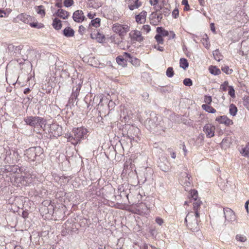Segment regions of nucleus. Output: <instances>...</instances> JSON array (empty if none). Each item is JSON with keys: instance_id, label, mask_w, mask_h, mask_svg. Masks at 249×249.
I'll use <instances>...</instances> for the list:
<instances>
[{"instance_id": "1", "label": "nucleus", "mask_w": 249, "mask_h": 249, "mask_svg": "<svg viewBox=\"0 0 249 249\" xmlns=\"http://www.w3.org/2000/svg\"><path fill=\"white\" fill-rule=\"evenodd\" d=\"M24 157L29 162L36 161L40 163L45 157L44 150L40 146L31 147L26 149L24 153Z\"/></svg>"}, {"instance_id": "2", "label": "nucleus", "mask_w": 249, "mask_h": 249, "mask_svg": "<svg viewBox=\"0 0 249 249\" xmlns=\"http://www.w3.org/2000/svg\"><path fill=\"white\" fill-rule=\"evenodd\" d=\"M88 130L84 127L73 128L71 133L65 134V137L68 142L76 145L87 138Z\"/></svg>"}, {"instance_id": "3", "label": "nucleus", "mask_w": 249, "mask_h": 249, "mask_svg": "<svg viewBox=\"0 0 249 249\" xmlns=\"http://www.w3.org/2000/svg\"><path fill=\"white\" fill-rule=\"evenodd\" d=\"M25 123L31 126L39 127L44 130L46 124V120L44 118L38 116H28L24 119Z\"/></svg>"}, {"instance_id": "4", "label": "nucleus", "mask_w": 249, "mask_h": 249, "mask_svg": "<svg viewBox=\"0 0 249 249\" xmlns=\"http://www.w3.org/2000/svg\"><path fill=\"white\" fill-rule=\"evenodd\" d=\"M184 222L186 223L187 228L191 231L196 232L199 230L198 219H196L193 212L188 213L185 218Z\"/></svg>"}, {"instance_id": "5", "label": "nucleus", "mask_w": 249, "mask_h": 249, "mask_svg": "<svg viewBox=\"0 0 249 249\" xmlns=\"http://www.w3.org/2000/svg\"><path fill=\"white\" fill-rule=\"evenodd\" d=\"M72 83L73 87L71 94H72L73 96L78 97L83 84V80L81 78L72 77Z\"/></svg>"}, {"instance_id": "6", "label": "nucleus", "mask_w": 249, "mask_h": 249, "mask_svg": "<svg viewBox=\"0 0 249 249\" xmlns=\"http://www.w3.org/2000/svg\"><path fill=\"white\" fill-rule=\"evenodd\" d=\"M129 27L126 25H121L116 24L113 26V31L120 36H124L126 33L129 31Z\"/></svg>"}, {"instance_id": "7", "label": "nucleus", "mask_w": 249, "mask_h": 249, "mask_svg": "<svg viewBox=\"0 0 249 249\" xmlns=\"http://www.w3.org/2000/svg\"><path fill=\"white\" fill-rule=\"evenodd\" d=\"M223 212L225 220L232 222L236 221L237 222L236 216L234 212L230 208H223Z\"/></svg>"}, {"instance_id": "8", "label": "nucleus", "mask_w": 249, "mask_h": 249, "mask_svg": "<svg viewBox=\"0 0 249 249\" xmlns=\"http://www.w3.org/2000/svg\"><path fill=\"white\" fill-rule=\"evenodd\" d=\"M50 132L54 137H57L60 136L63 134L62 127L57 124H52L50 126Z\"/></svg>"}, {"instance_id": "9", "label": "nucleus", "mask_w": 249, "mask_h": 249, "mask_svg": "<svg viewBox=\"0 0 249 249\" xmlns=\"http://www.w3.org/2000/svg\"><path fill=\"white\" fill-rule=\"evenodd\" d=\"M72 18L75 22L81 23L85 20L86 18L84 15V13L82 10H77L73 13Z\"/></svg>"}, {"instance_id": "10", "label": "nucleus", "mask_w": 249, "mask_h": 249, "mask_svg": "<svg viewBox=\"0 0 249 249\" xmlns=\"http://www.w3.org/2000/svg\"><path fill=\"white\" fill-rule=\"evenodd\" d=\"M63 227L66 229V232L68 234H72L73 233H77L78 229L74 224H71L68 221L63 225Z\"/></svg>"}, {"instance_id": "11", "label": "nucleus", "mask_w": 249, "mask_h": 249, "mask_svg": "<svg viewBox=\"0 0 249 249\" xmlns=\"http://www.w3.org/2000/svg\"><path fill=\"white\" fill-rule=\"evenodd\" d=\"M215 126L211 124H206L203 127V131L208 138H211L214 135Z\"/></svg>"}, {"instance_id": "12", "label": "nucleus", "mask_w": 249, "mask_h": 249, "mask_svg": "<svg viewBox=\"0 0 249 249\" xmlns=\"http://www.w3.org/2000/svg\"><path fill=\"white\" fill-rule=\"evenodd\" d=\"M215 121L218 122L220 124H224L227 126H229L233 124L232 121L225 115L217 117Z\"/></svg>"}, {"instance_id": "13", "label": "nucleus", "mask_w": 249, "mask_h": 249, "mask_svg": "<svg viewBox=\"0 0 249 249\" xmlns=\"http://www.w3.org/2000/svg\"><path fill=\"white\" fill-rule=\"evenodd\" d=\"M129 35L134 40L141 42L143 40V37L142 36L140 31H134V32H131Z\"/></svg>"}, {"instance_id": "14", "label": "nucleus", "mask_w": 249, "mask_h": 249, "mask_svg": "<svg viewBox=\"0 0 249 249\" xmlns=\"http://www.w3.org/2000/svg\"><path fill=\"white\" fill-rule=\"evenodd\" d=\"M17 18L26 24H29L30 21L32 20V17L24 13L18 15Z\"/></svg>"}, {"instance_id": "15", "label": "nucleus", "mask_w": 249, "mask_h": 249, "mask_svg": "<svg viewBox=\"0 0 249 249\" xmlns=\"http://www.w3.org/2000/svg\"><path fill=\"white\" fill-rule=\"evenodd\" d=\"M158 166L161 170L165 172H168L170 169V164L166 160L159 162Z\"/></svg>"}, {"instance_id": "16", "label": "nucleus", "mask_w": 249, "mask_h": 249, "mask_svg": "<svg viewBox=\"0 0 249 249\" xmlns=\"http://www.w3.org/2000/svg\"><path fill=\"white\" fill-rule=\"evenodd\" d=\"M54 15L64 19H67L70 16V13L62 9H58L55 13Z\"/></svg>"}, {"instance_id": "17", "label": "nucleus", "mask_w": 249, "mask_h": 249, "mask_svg": "<svg viewBox=\"0 0 249 249\" xmlns=\"http://www.w3.org/2000/svg\"><path fill=\"white\" fill-rule=\"evenodd\" d=\"M87 5L89 7L98 9L102 6V3L99 0H88Z\"/></svg>"}, {"instance_id": "18", "label": "nucleus", "mask_w": 249, "mask_h": 249, "mask_svg": "<svg viewBox=\"0 0 249 249\" xmlns=\"http://www.w3.org/2000/svg\"><path fill=\"white\" fill-rule=\"evenodd\" d=\"M147 12L145 11H142L139 15L136 16V21L138 23H142L146 19Z\"/></svg>"}, {"instance_id": "19", "label": "nucleus", "mask_w": 249, "mask_h": 249, "mask_svg": "<svg viewBox=\"0 0 249 249\" xmlns=\"http://www.w3.org/2000/svg\"><path fill=\"white\" fill-rule=\"evenodd\" d=\"M63 35L67 37L73 36L74 35V31L70 27H67L63 31Z\"/></svg>"}, {"instance_id": "20", "label": "nucleus", "mask_w": 249, "mask_h": 249, "mask_svg": "<svg viewBox=\"0 0 249 249\" xmlns=\"http://www.w3.org/2000/svg\"><path fill=\"white\" fill-rule=\"evenodd\" d=\"M7 49L9 51L20 53L21 50L23 49V46L19 45L18 46H15L12 44H11L8 45Z\"/></svg>"}, {"instance_id": "21", "label": "nucleus", "mask_w": 249, "mask_h": 249, "mask_svg": "<svg viewBox=\"0 0 249 249\" xmlns=\"http://www.w3.org/2000/svg\"><path fill=\"white\" fill-rule=\"evenodd\" d=\"M90 37L92 39H96L99 43L102 42L103 41V39L105 38V36L99 32H97L96 34L92 33L91 34Z\"/></svg>"}, {"instance_id": "22", "label": "nucleus", "mask_w": 249, "mask_h": 249, "mask_svg": "<svg viewBox=\"0 0 249 249\" xmlns=\"http://www.w3.org/2000/svg\"><path fill=\"white\" fill-rule=\"evenodd\" d=\"M130 4L128 5L129 9L130 10H133L135 9H137L142 5V2L139 1V0H132Z\"/></svg>"}, {"instance_id": "23", "label": "nucleus", "mask_w": 249, "mask_h": 249, "mask_svg": "<svg viewBox=\"0 0 249 249\" xmlns=\"http://www.w3.org/2000/svg\"><path fill=\"white\" fill-rule=\"evenodd\" d=\"M210 72L214 75H218L221 74V72L219 69L215 66L211 65L209 67Z\"/></svg>"}, {"instance_id": "24", "label": "nucleus", "mask_w": 249, "mask_h": 249, "mask_svg": "<svg viewBox=\"0 0 249 249\" xmlns=\"http://www.w3.org/2000/svg\"><path fill=\"white\" fill-rule=\"evenodd\" d=\"M77 96H73L72 94H71V96L69 98L68 103L66 105V107L68 108L69 107L70 108H71L72 107L74 106V103L76 100L77 99Z\"/></svg>"}, {"instance_id": "25", "label": "nucleus", "mask_w": 249, "mask_h": 249, "mask_svg": "<svg viewBox=\"0 0 249 249\" xmlns=\"http://www.w3.org/2000/svg\"><path fill=\"white\" fill-rule=\"evenodd\" d=\"M52 25L55 30H59L62 27L61 21L57 18H55L53 20Z\"/></svg>"}, {"instance_id": "26", "label": "nucleus", "mask_w": 249, "mask_h": 249, "mask_svg": "<svg viewBox=\"0 0 249 249\" xmlns=\"http://www.w3.org/2000/svg\"><path fill=\"white\" fill-rule=\"evenodd\" d=\"M157 117L155 116L153 118H148L146 122L149 125L151 126V127H158V126L159 125V124L157 123L155 120L156 119L157 120Z\"/></svg>"}, {"instance_id": "27", "label": "nucleus", "mask_w": 249, "mask_h": 249, "mask_svg": "<svg viewBox=\"0 0 249 249\" xmlns=\"http://www.w3.org/2000/svg\"><path fill=\"white\" fill-rule=\"evenodd\" d=\"M116 61L118 65L124 67H125L127 65L126 60L122 56L119 55L117 56L116 58Z\"/></svg>"}, {"instance_id": "28", "label": "nucleus", "mask_w": 249, "mask_h": 249, "mask_svg": "<svg viewBox=\"0 0 249 249\" xmlns=\"http://www.w3.org/2000/svg\"><path fill=\"white\" fill-rule=\"evenodd\" d=\"M157 32L161 36H166L169 35V32L163 29L162 27H158L156 29Z\"/></svg>"}, {"instance_id": "29", "label": "nucleus", "mask_w": 249, "mask_h": 249, "mask_svg": "<svg viewBox=\"0 0 249 249\" xmlns=\"http://www.w3.org/2000/svg\"><path fill=\"white\" fill-rule=\"evenodd\" d=\"M238 109L236 106L233 104H231L229 106V113L231 115L235 116L237 112Z\"/></svg>"}, {"instance_id": "30", "label": "nucleus", "mask_w": 249, "mask_h": 249, "mask_svg": "<svg viewBox=\"0 0 249 249\" xmlns=\"http://www.w3.org/2000/svg\"><path fill=\"white\" fill-rule=\"evenodd\" d=\"M179 66L180 68L186 70L189 66L187 60L185 58H181L179 60Z\"/></svg>"}, {"instance_id": "31", "label": "nucleus", "mask_w": 249, "mask_h": 249, "mask_svg": "<svg viewBox=\"0 0 249 249\" xmlns=\"http://www.w3.org/2000/svg\"><path fill=\"white\" fill-rule=\"evenodd\" d=\"M202 108L206 112L211 113H214L216 112V110L210 105L203 104L202 105Z\"/></svg>"}, {"instance_id": "32", "label": "nucleus", "mask_w": 249, "mask_h": 249, "mask_svg": "<svg viewBox=\"0 0 249 249\" xmlns=\"http://www.w3.org/2000/svg\"><path fill=\"white\" fill-rule=\"evenodd\" d=\"M158 89L162 93H169L173 90V87L171 86H162L160 87Z\"/></svg>"}, {"instance_id": "33", "label": "nucleus", "mask_w": 249, "mask_h": 249, "mask_svg": "<svg viewBox=\"0 0 249 249\" xmlns=\"http://www.w3.org/2000/svg\"><path fill=\"white\" fill-rule=\"evenodd\" d=\"M230 141L229 138H226L223 139L221 142V147L223 149H226L230 145Z\"/></svg>"}, {"instance_id": "34", "label": "nucleus", "mask_w": 249, "mask_h": 249, "mask_svg": "<svg viewBox=\"0 0 249 249\" xmlns=\"http://www.w3.org/2000/svg\"><path fill=\"white\" fill-rule=\"evenodd\" d=\"M101 19L97 18L95 19H92L90 21L89 26L92 25L96 28L99 27L100 26Z\"/></svg>"}, {"instance_id": "35", "label": "nucleus", "mask_w": 249, "mask_h": 249, "mask_svg": "<svg viewBox=\"0 0 249 249\" xmlns=\"http://www.w3.org/2000/svg\"><path fill=\"white\" fill-rule=\"evenodd\" d=\"M37 14L41 15L42 17L45 16V11L43 5H39L35 7Z\"/></svg>"}, {"instance_id": "36", "label": "nucleus", "mask_w": 249, "mask_h": 249, "mask_svg": "<svg viewBox=\"0 0 249 249\" xmlns=\"http://www.w3.org/2000/svg\"><path fill=\"white\" fill-rule=\"evenodd\" d=\"M197 191L195 189L191 190L189 195V198H192L194 201H196L197 198Z\"/></svg>"}, {"instance_id": "37", "label": "nucleus", "mask_w": 249, "mask_h": 249, "mask_svg": "<svg viewBox=\"0 0 249 249\" xmlns=\"http://www.w3.org/2000/svg\"><path fill=\"white\" fill-rule=\"evenodd\" d=\"M155 7L154 9H155V12H153L152 13V15H154L156 16L157 15V13L158 12H161L163 8L164 7L163 6V5H161V4H160L158 5V4L156 5H154Z\"/></svg>"}, {"instance_id": "38", "label": "nucleus", "mask_w": 249, "mask_h": 249, "mask_svg": "<svg viewBox=\"0 0 249 249\" xmlns=\"http://www.w3.org/2000/svg\"><path fill=\"white\" fill-rule=\"evenodd\" d=\"M202 39V43L203 45L205 48H209L210 46V43L208 40L209 39L208 36L206 34H205Z\"/></svg>"}, {"instance_id": "39", "label": "nucleus", "mask_w": 249, "mask_h": 249, "mask_svg": "<svg viewBox=\"0 0 249 249\" xmlns=\"http://www.w3.org/2000/svg\"><path fill=\"white\" fill-rule=\"evenodd\" d=\"M30 25L33 27L37 29H40L44 27V25L43 24L41 23H38V22H30L29 24Z\"/></svg>"}, {"instance_id": "40", "label": "nucleus", "mask_w": 249, "mask_h": 249, "mask_svg": "<svg viewBox=\"0 0 249 249\" xmlns=\"http://www.w3.org/2000/svg\"><path fill=\"white\" fill-rule=\"evenodd\" d=\"M129 62L135 66H138L140 65V60L136 57H133Z\"/></svg>"}, {"instance_id": "41", "label": "nucleus", "mask_w": 249, "mask_h": 249, "mask_svg": "<svg viewBox=\"0 0 249 249\" xmlns=\"http://www.w3.org/2000/svg\"><path fill=\"white\" fill-rule=\"evenodd\" d=\"M166 74L168 77H172L174 75L173 68L172 67L168 68L166 71Z\"/></svg>"}, {"instance_id": "42", "label": "nucleus", "mask_w": 249, "mask_h": 249, "mask_svg": "<svg viewBox=\"0 0 249 249\" xmlns=\"http://www.w3.org/2000/svg\"><path fill=\"white\" fill-rule=\"evenodd\" d=\"M221 70L227 74H231L233 72V70L230 69L228 66L222 67Z\"/></svg>"}, {"instance_id": "43", "label": "nucleus", "mask_w": 249, "mask_h": 249, "mask_svg": "<svg viewBox=\"0 0 249 249\" xmlns=\"http://www.w3.org/2000/svg\"><path fill=\"white\" fill-rule=\"evenodd\" d=\"M185 178H184V184H185L186 186H189L191 184V180L190 179L191 176H189V175L187 174L186 173H185Z\"/></svg>"}, {"instance_id": "44", "label": "nucleus", "mask_w": 249, "mask_h": 249, "mask_svg": "<svg viewBox=\"0 0 249 249\" xmlns=\"http://www.w3.org/2000/svg\"><path fill=\"white\" fill-rule=\"evenodd\" d=\"M155 38L156 40V41H157V42H158V44H163L164 40H163V39L162 38V36H161V35H160L158 33L155 36Z\"/></svg>"}, {"instance_id": "45", "label": "nucleus", "mask_w": 249, "mask_h": 249, "mask_svg": "<svg viewBox=\"0 0 249 249\" xmlns=\"http://www.w3.org/2000/svg\"><path fill=\"white\" fill-rule=\"evenodd\" d=\"M235 239L238 241L241 242H244L247 240V238L245 236L241 234H237L235 236Z\"/></svg>"}, {"instance_id": "46", "label": "nucleus", "mask_w": 249, "mask_h": 249, "mask_svg": "<svg viewBox=\"0 0 249 249\" xmlns=\"http://www.w3.org/2000/svg\"><path fill=\"white\" fill-rule=\"evenodd\" d=\"M195 202L193 203V208L194 211H198L199 208L200 207L201 204H202V202L198 200L195 201Z\"/></svg>"}, {"instance_id": "47", "label": "nucleus", "mask_w": 249, "mask_h": 249, "mask_svg": "<svg viewBox=\"0 0 249 249\" xmlns=\"http://www.w3.org/2000/svg\"><path fill=\"white\" fill-rule=\"evenodd\" d=\"M183 84L187 87H190L193 85L192 80L189 78H186L183 80Z\"/></svg>"}, {"instance_id": "48", "label": "nucleus", "mask_w": 249, "mask_h": 249, "mask_svg": "<svg viewBox=\"0 0 249 249\" xmlns=\"http://www.w3.org/2000/svg\"><path fill=\"white\" fill-rule=\"evenodd\" d=\"M242 154L245 157H248L249 155V148L246 146L243 148L241 151Z\"/></svg>"}, {"instance_id": "49", "label": "nucleus", "mask_w": 249, "mask_h": 249, "mask_svg": "<svg viewBox=\"0 0 249 249\" xmlns=\"http://www.w3.org/2000/svg\"><path fill=\"white\" fill-rule=\"evenodd\" d=\"M164 16H168L171 12L170 9L168 8V6L164 7L162 10L161 11Z\"/></svg>"}, {"instance_id": "50", "label": "nucleus", "mask_w": 249, "mask_h": 249, "mask_svg": "<svg viewBox=\"0 0 249 249\" xmlns=\"http://www.w3.org/2000/svg\"><path fill=\"white\" fill-rule=\"evenodd\" d=\"M229 87V91L228 94L232 97H235V90L233 87L231 86H228Z\"/></svg>"}, {"instance_id": "51", "label": "nucleus", "mask_w": 249, "mask_h": 249, "mask_svg": "<svg viewBox=\"0 0 249 249\" xmlns=\"http://www.w3.org/2000/svg\"><path fill=\"white\" fill-rule=\"evenodd\" d=\"M204 101L206 104V105H210L212 102V98L211 96L205 95Z\"/></svg>"}, {"instance_id": "52", "label": "nucleus", "mask_w": 249, "mask_h": 249, "mask_svg": "<svg viewBox=\"0 0 249 249\" xmlns=\"http://www.w3.org/2000/svg\"><path fill=\"white\" fill-rule=\"evenodd\" d=\"M213 55L214 56V57L215 60H217V61H219L220 60V52L219 50L216 49L213 52Z\"/></svg>"}, {"instance_id": "53", "label": "nucleus", "mask_w": 249, "mask_h": 249, "mask_svg": "<svg viewBox=\"0 0 249 249\" xmlns=\"http://www.w3.org/2000/svg\"><path fill=\"white\" fill-rule=\"evenodd\" d=\"M181 3L182 5H184V11H188L189 10H190V6L188 4V0H182Z\"/></svg>"}, {"instance_id": "54", "label": "nucleus", "mask_w": 249, "mask_h": 249, "mask_svg": "<svg viewBox=\"0 0 249 249\" xmlns=\"http://www.w3.org/2000/svg\"><path fill=\"white\" fill-rule=\"evenodd\" d=\"M123 57H124V58L126 60V61H128V62L133 57L130 53L127 52L124 53Z\"/></svg>"}, {"instance_id": "55", "label": "nucleus", "mask_w": 249, "mask_h": 249, "mask_svg": "<svg viewBox=\"0 0 249 249\" xmlns=\"http://www.w3.org/2000/svg\"><path fill=\"white\" fill-rule=\"evenodd\" d=\"M73 4V0H64V5L66 7H69Z\"/></svg>"}, {"instance_id": "56", "label": "nucleus", "mask_w": 249, "mask_h": 249, "mask_svg": "<svg viewBox=\"0 0 249 249\" xmlns=\"http://www.w3.org/2000/svg\"><path fill=\"white\" fill-rule=\"evenodd\" d=\"M243 106L249 110V97H247L243 99Z\"/></svg>"}, {"instance_id": "57", "label": "nucleus", "mask_w": 249, "mask_h": 249, "mask_svg": "<svg viewBox=\"0 0 249 249\" xmlns=\"http://www.w3.org/2000/svg\"><path fill=\"white\" fill-rule=\"evenodd\" d=\"M228 82L227 81H225L224 83L221 85L220 89L224 91H225L227 90V87H228Z\"/></svg>"}, {"instance_id": "58", "label": "nucleus", "mask_w": 249, "mask_h": 249, "mask_svg": "<svg viewBox=\"0 0 249 249\" xmlns=\"http://www.w3.org/2000/svg\"><path fill=\"white\" fill-rule=\"evenodd\" d=\"M149 232L153 237H156L157 231L155 228L150 229Z\"/></svg>"}, {"instance_id": "59", "label": "nucleus", "mask_w": 249, "mask_h": 249, "mask_svg": "<svg viewBox=\"0 0 249 249\" xmlns=\"http://www.w3.org/2000/svg\"><path fill=\"white\" fill-rule=\"evenodd\" d=\"M142 30L147 33L150 31L151 28L148 25H144L142 26Z\"/></svg>"}, {"instance_id": "60", "label": "nucleus", "mask_w": 249, "mask_h": 249, "mask_svg": "<svg viewBox=\"0 0 249 249\" xmlns=\"http://www.w3.org/2000/svg\"><path fill=\"white\" fill-rule=\"evenodd\" d=\"M155 221H156V223L158 224L160 226L162 225V224L164 222L163 220L160 217H157L155 219Z\"/></svg>"}, {"instance_id": "61", "label": "nucleus", "mask_w": 249, "mask_h": 249, "mask_svg": "<svg viewBox=\"0 0 249 249\" xmlns=\"http://www.w3.org/2000/svg\"><path fill=\"white\" fill-rule=\"evenodd\" d=\"M162 13L160 12L158 15L157 14L156 16L153 15V18H156L157 19V22H159L160 21L161 19L162 18Z\"/></svg>"}, {"instance_id": "62", "label": "nucleus", "mask_w": 249, "mask_h": 249, "mask_svg": "<svg viewBox=\"0 0 249 249\" xmlns=\"http://www.w3.org/2000/svg\"><path fill=\"white\" fill-rule=\"evenodd\" d=\"M178 15H179V11H178V9H175L173 10V11L172 12V16L174 18H177L178 16Z\"/></svg>"}, {"instance_id": "63", "label": "nucleus", "mask_w": 249, "mask_h": 249, "mask_svg": "<svg viewBox=\"0 0 249 249\" xmlns=\"http://www.w3.org/2000/svg\"><path fill=\"white\" fill-rule=\"evenodd\" d=\"M85 30V28L83 25H80L79 26L78 32L81 35H83Z\"/></svg>"}, {"instance_id": "64", "label": "nucleus", "mask_w": 249, "mask_h": 249, "mask_svg": "<svg viewBox=\"0 0 249 249\" xmlns=\"http://www.w3.org/2000/svg\"><path fill=\"white\" fill-rule=\"evenodd\" d=\"M169 36V39L174 38L176 37V35L173 31H170Z\"/></svg>"}]
</instances>
